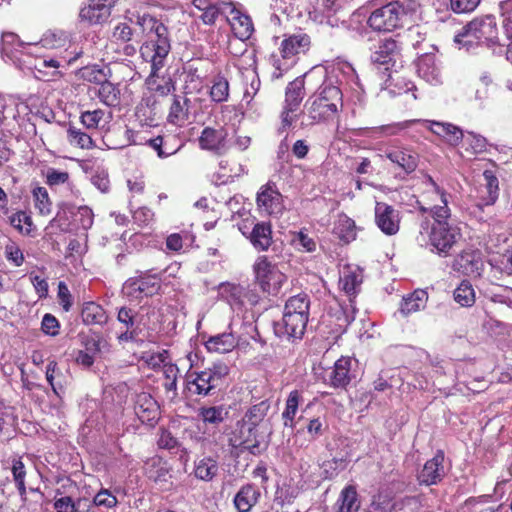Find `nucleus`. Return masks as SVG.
I'll list each match as a JSON object with an SVG mask.
<instances>
[{"label":"nucleus","instance_id":"obj_8","mask_svg":"<svg viewBox=\"0 0 512 512\" xmlns=\"http://www.w3.org/2000/svg\"><path fill=\"white\" fill-rule=\"evenodd\" d=\"M405 8L398 1H392L374 9L367 18V26L377 33H391L402 27Z\"/></svg>","mask_w":512,"mask_h":512},{"label":"nucleus","instance_id":"obj_25","mask_svg":"<svg viewBox=\"0 0 512 512\" xmlns=\"http://www.w3.org/2000/svg\"><path fill=\"white\" fill-rule=\"evenodd\" d=\"M148 144L157 152V155L160 158H166L174 155L184 146L183 140L175 133L158 135L157 137L150 139Z\"/></svg>","mask_w":512,"mask_h":512},{"label":"nucleus","instance_id":"obj_31","mask_svg":"<svg viewBox=\"0 0 512 512\" xmlns=\"http://www.w3.org/2000/svg\"><path fill=\"white\" fill-rule=\"evenodd\" d=\"M272 233L270 222H257L248 238L257 251H267L273 244Z\"/></svg>","mask_w":512,"mask_h":512},{"label":"nucleus","instance_id":"obj_51","mask_svg":"<svg viewBox=\"0 0 512 512\" xmlns=\"http://www.w3.org/2000/svg\"><path fill=\"white\" fill-rule=\"evenodd\" d=\"M11 225L20 233L31 235L35 229L31 216L25 211H18L10 217Z\"/></svg>","mask_w":512,"mask_h":512},{"label":"nucleus","instance_id":"obj_36","mask_svg":"<svg viewBox=\"0 0 512 512\" xmlns=\"http://www.w3.org/2000/svg\"><path fill=\"white\" fill-rule=\"evenodd\" d=\"M430 130L453 146H457L464 138L463 131L451 123L432 121Z\"/></svg>","mask_w":512,"mask_h":512},{"label":"nucleus","instance_id":"obj_23","mask_svg":"<svg viewBox=\"0 0 512 512\" xmlns=\"http://www.w3.org/2000/svg\"><path fill=\"white\" fill-rule=\"evenodd\" d=\"M444 459V452L437 450L434 457L425 462L422 470L418 474V482L426 486L439 483L445 475Z\"/></svg>","mask_w":512,"mask_h":512},{"label":"nucleus","instance_id":"obj_38","mask_svg":"<svg viewBox=\"0 0 512 512\" xmlns=\"http://www.w3.org/2000/svg\"><path fill=\"white\" fill-rule=\"evenodd\" d=\"M229 416V411L224 405L202 406L198 410V417L205 425L218 427Z\"/></svg>","mask_w":512,"mask_h":512},{"label":"nucleus","instance_id":"obj_60","mask_svg":"<svg viewBox=\"0 0 512 512\" xmlns=\"http://www.w3.org/2000/svg\"><path fill=\"white\" fill-rule=\"evenodd\" d=\"M20 46V38L16 33L4 32L1 38V51L6 55H10Z\"/></svg>","mask_w":512,"mask_h":512},{"label":"nucleus","instance_id":"obj_56","mask_svg":"<svg viewBox=\"0 0 512 512\" xmlns=\"http://www.w3.org/2000/svg\"><path fill=\"white\" fill-rule=\"evenodd\" d=\"M133 35V28L128 23L121 22L114 26L111 40L117 44L128 43L132 40Z\"/></svg>","mask_w":512,"mask_h":512},{"label":"nucleus","instance_id":"obj_21","mask_svg":"<svg viewBox=\"0 0 512 512\" xmlns=\"http://www.w3.org/2000/svg\"><path fill=\"white\" fill-rule=\"evenodd\" d=\"M483 182L477 189L478 206H491L496 203L499 197V180L496 171L492 169L484 170Z\"/></svg>","mask_w":512,"mask_h":512},{"label":"nucleus","instance_id":"obj_40","mask_svg":"<svg viewBox=\"0 0 512 512\" xmlns=\"http://www.w3.org/2000/svg\"><path fill=\"white\" fill-rule=\"evenodd\" d=\"M211 83L209 89L210 100L217 104L227 102L230 97V84L226 76L218 73L213 76Z\"/></svg>","mask_w":512,"mask_h":512},{"label":"nucleus","instance_id":"obj_46","mask_svg":"<svg viewBox=\"0 0 512 512\" xmlns=\"http://www.w3.org/2000/svg\"><path fill=\"white\" fill-rule=\"evenodd\" d=\"M269 409L270 404L267 401H261L250 407L241 421L256 431V427L264 420Z\"/></svg>","mask_w":512,"mask_h":512},{"label":"nucleus","instance_id":"obj_55","mask_svg":"<svg viewBox=\"0 0 512 512\" xmlns=\"http://www.w3.org/2000/svg\"><path fill=\"white\" fill-rule=\"evenodd\" d=\"M33 197L35 201V208L39 213L44 216L49 215L52 211V202L46 188L36 187L33 190Z\"/></svg>","mask_w":512,"mask_h":512},{"label":"nucleus","instance_id":"obj_42","mask_svg":"<svg viewBox=\"0 0 512 512\" xmlns=\"http://www.w3.org/2000/svg\"><path fill=\"white\" fill-rule=\"evenodd\" d=\"M205 346L209 352L227 353L236 346V339L232 333H222L209 337Z\"/></svg>","mask_w":512,"mask_h":512},{"label":"nucleus","instance_id":"obj_41","mask_svg":"<svg viewBox=\"0 0 512 512\" xmlns=\"http://www.w3.org/2000/svg\"><path fill=\"white\" fill-rule=\"evenodd\" d=\"M303 401L302 392L295 389L292 390L285 403V408L282 412L283 424L285 427L293 429L296 425L295 417L298 412L299 404Z\"/></svg>","mask_w":512,"mask_h":512},{"label":"nucleus","instance_id":"obj_63","mask_svg":"<svg viewBox=\"0 0 512 512\" xmlns=\"http://www.w3.org/2000/svg\"><path fill=\"white\" fill-rule=\"evenodd\" d=\"M41 330L46 335L55 337L60 333V323L54 315L46 313L42 318Z\"/></svg>","mask_w":512,"mask_h":512},{"label":"nucleus","instance_id":"obj_45","mask_svg":"<svg viewBox=\"0 0 512 512\" xmlns=\"http://www.w3.org/2000/svg\"><path fill=\"white\" fill-rule=\"evenodd\" d=\"M453 298L461 307H472L476 301V292L469 280H462L453 292Z\"/></svg>","mask_w":512,"mask_h":512},{"label":"nucleus","instance_id":"obj_43","mask_svg":"<svg viewBox=\"0 0 512 512\" xmlns=\"http://www.w3.org/2000/svg\"><path fill=\"white\" fill-rule=\"evenodd\" d=\"M97 96L101 103L108 107H117L120 104V89L118 85L110 82L108 78L99 85Z\"/></svg>","mask_w":512,"mask_h":512},{"label":"nucleus","instance_id":"obj_57","mask_svg":"<svg viewBox=\"0 0 512 512\" xmlns=\"http://www.w3.org/2000/svg\"><path fill=\"white\" fill-rule=\"evenodd\" d=\"M307 433L312 439L322 436L328 429V423L325 416H317L308 421L306 426Z\"/></svg>","mask_w":512,"mask_h":512},{"label":"nucleus","instance_id":"obj_58","mask_svg":"<svg viewBox=\"0 0 512 512\" xmlns=\"http://www.w3.org/2000/svg\"><path fill=\"white\" fill-rule=\"evenodd\" d=\"M15 416L13 409L0 402V435L8 432L14 425Z\"/></svg>","mask_w":512,"mask_h":512},{"label":"nucleus","instance_id":"obj_22","mask_svg":"<svg viewBox=\"0 0 512 512\" xmlns=\"http://www.w3.org/2000/svg\"><path fill=\"white\" fill-rule=\"evenodd\" d=\"M401 44L393 37L380 39L374 49L371 50L372 63L387 65L394 62L401 55Z\"/></svg>","mask_w":512,"mask_h":512},{"label":"nucleus","instance_id":"obj_44","mask_svg":"<svg viewBox=\"0 0 512 512\" xmlns=\"http://www.w3.org/2000/svg\"><path fill=\"white\" fill-rule=\"evenodd\" d=\"M11 473L13 476V481L17 488L18 494L22 501H26L27 499V489H26V467L20 457L13 458L11 461Z\"/></svg>","mask_w":512,"mask_h":512},{"label":"nucleus","instance_id":"obj_34","mask_svg":"<svg viewBox=\"0 0 512 512\" xmlns=\"http://www.w3.org/2000/svg\"><path fill=\"white\" fill-rule=\"evenodd\" d=\"M428 293L423 289H416L412 293L403 297L399 311L402 316L407 317L412 313L418 312L426 307Z\"/></svg>","mask_w":512,"mask_h":512},{"label":"nucleus","instance_id":"obj_32","mask_svg":"<svg viewBox=\"0 0 512 512\" xmlns=\"http://www.w3.org/2000/svg\"><path fill=\"white\" fill-rule=\"evenodd\" d=\"M362 282V271L349 266L344 268L339 279L341 289L349 296L351 302L352 298H355L360 292Z\"/></svg>","mask_w":512,"mask_h":512},{"label":"nucleus","instance_id":"obj_12","mask_svg":"<svg viewBox=\"0 0 512 512\" xmlns=\"http://www.w3.org/2000/svg\"><path fill=\"white\" fill-rule=\"evenodd\" d=\"M161 275V273L145 272L129 278L124 284L123 291L129 299L136 301L157 295L162 287Z\"/></svg>","mask_w":512,"mask_h":512},{"label":"nucleus","instance_id":"obj_28","mask_svg":"<svg viewBox=\"0 0 512 512\" xmlns=\"http://www.w3.org/2000/svg\"><path fill=\"white\" fill-rule=\"evenodd\" d=\"M112 119V113L107 110L95 108L80 112L79 121L87 131L103 129Z\"/></svg>","mask_w":512,"mask_h":512},{"label":"nucleus","instance_id":"obj_7","mask_svg":"<svg viewBox=\"0 0 512 512\" xmlns=\"http://www.w3.org/2000/svg\"><path fill=\"white\" fill-rule=\"evenodd\" d=\"M310 47L311 38L304 32L299 31L294 34L285 35L279 47L281 58L275 55L271 57V63L274 68L271 78L273 80L280 79L290 68V64L287 61L299 54L307 53Z\"/></svg>","mask_w":512,"mask_h":512},{"label":"nucleus","instance_id":"obj_37","mask_svg":"<svg viewBox=\"0 0 512 512\" xmlns=\"http://www.w3.org/2000/svg\"><path fill=\"white\" fill-rule=\"evenodd\" d=\"M91 131H83L74 124L69 123L66 133L67 141L72 147L82 150H92L96 147V143L90 135Z\"/></svg>","mask_w":512,"mask_h":512},{"label":"nucleus","instance_id":"obj_27","mask_svg":"<svg viewBox=\"0 0 512 512\" xmlns=\"http://www.w3.org/2000/svg\"><path fill=\"white\" fill-rule=\"evenodd\" d=\"M261 497L260 490L251 483L240 487L233 498V505L237 512H250Z\"/></svg>","mask_w":512,"mask_h":512},{"label":"nucleus","instance_id":"obj_59","mask_svg":"<svg viewBox=\"0 0 512 512\" xmlns=\"http://www.w3.org/2000/svg\"><path fill=\"white\" fill-rule=\"evenodd\" d=\"M58 369V364L56 361H50L46 366V380L51 386L54 394L58 397L64 393V385L57 381L55 382V372Z\"/></svg>","mask_w":512,"mask_h":512},{"label":"nucleus","instance_id":"obj_18","mask_svg":"<svg viewBox=\"0 0 512 512\" xmlns=\"http://www.w3.org/2000/svg\"><path fill=\"white\" fill-rule=\"evenodd\" d=\"M483 263L480 252L472 248H466L460 251L452 260L451 268L465 276L480 274Z\"/></svg>","mask_w":512,"mask_h":512},{"label":"nucleus","instance_id":"obj_61","mask_svg":"<svg viewBox=\"0 0 512 512\" xmlns=\"http://www.w3.org/2000/svg\"><path fill=\"white\" fill-rule=\"evenodd\" d=\"M481 0H449L450 9L457 14L470 13L474 11Z\"/></svg>","mask_w":512,"mask_h":512},{"label":"nucleus","instance_id":"obj_10","mask_svg":"<svg viewBox=\"0 0 512 512\" xmlns=\"http://www.w3.org/2000/svg\"><path fill=\"white\" fill-rule=\"evenodd\" d=\"M326 77V70L321 67H313L303 76L296 77L289 82L285 89L283 106L299 110L305 97V85L315 87Z\"/></svg>","mask_w":512,"mask_h":512},{"label":"nucleus","instance_id":"obj_16","mask_svg":"<svg viewBox=\"0 0 512 512\" xmlns=\"http://www.w3.org/2000/svg\"><path fill=\"white\" fill-rule=\"evenodd\" d=\"M117 0H87L80 9L79 18L89 25L105 23L111 16Z\"/></svg>","mask_w":512,"mask_h":512},{"label":"nucleus","instance_id":"obj_62","mask_svg":"<svg viewBox=\"0 0 512 512\" xmlns=\"http://www.w3.org/2000/svg\"><path fill=\"white\" fill-rule=\"evenodd\" d=\"M57 298L59 305L65 312H69L73 305V297L70 293L68 286L60 281L57 287Z\"/></svg>","mask_w":512,"mask_h":512},{"label":"nucleus","instance_id":"obj_35","mask_svg":"<svg viewBox=\"0 0 512 512\" xmlns=\"http://www.w3.org/2000/svg\"><path fill=\"white\" fill-rule=\"evenodd\" d=\"M387 158L407 174L414 172L418 166V154L409 149L392 150L387 153Z\"/></svg>","mask_w":512,"mask_h":512},{"label":"nucleus","instance_id":"obj_53","mask_svg":"<svg viewBox=\"0 0 512 512\" xmlns=\"http://www.w3.org/2000/svg\"><path fill=\"white\" fill-rule=\"evenodd\" d=\"M228 6H231V4H226L217 0L207 9H205L199 17L201 18L203 23L207 25H212L216 22L217 18L221 14L228 13Z\"/></svg>","mask_w":512,"mask_h":512},{"label":"nucleus","instance_id":"obj_24","mask_svg":"<svg viewBox=\"0 0 512 512\" xmlns=\"http://www.w3.org/2000/svg\"><path fill=\"white\" fill-rule=\"evenodd\" d=\"M226 17L233 34L238 39L245 41L252 36L254 32V25L249 15L243 13L231 4V6H228V13Z\"/></svg>","mask_w":512,"mask_h":512},{"label":"nucleus","instance_id":"obj_2","mask_svg":"<svg viewBox=\"0 0 512 512\" xmlns=\"http://www.w3.org/2000/svg\"><path fill=\"white\" fill-rule=\"evenodd\" d=\"M450 217V209H437L432 222L425 217L420 224V233L427 234L430 251L442 258L452 256L463 239L460 227L449 223Z\"/></svg>","mask_w":512,"mask_h":512},{"label":"nucleus","instance_id":"obj_15","mask_svg":"<svg viewBox=\"0 0 512 512\" xmlns=\"http://www.w3.org/2000/svg\"><path fill=\"white\" fill-rule=\"evenodd\" d=\"M256 205L260 213L270 216L281 215L284 210V201L282 194L278 191L274 183L262 185L257 192Z\"/></svg>","mask_w":512,"mask_h":512},{"label":"nucleus","instance_id":"obj_11","mask_svg":"<svg viewBox=\"0 0 512 512\" xmlns=\"http://www.w3.org/2000/svg\"><path fill=\"white\" fill-rule=\"evenodd\" d=\"M497 26L494 17L475 18L465 25L455 36V42L473 44L492 41L496 37Z\"/></svg>","mask_w":512,"mask_h":512},{"label":"nucleus","instance_id":"obj_19","mask_svg":"<svg viewBox=\"0 0 512 512\" xmlns=\"http://www.w3.org/2000/svg\"><path fill=\"white\" fill-rule=\"evenodd\" d=\"M352 362L351 357H340L327 375V384L334 389L345 390L355 378Z\"/></svg>","mask_w":512,"mask_h":512},{"label":"nucleus","instance_id":"obj_4","mask_svg":"<svg viewBox=\"0 0 512 512\" xmlns=\"http://www.w3.org/2000/svg\"><path fill=\"white\" fill-rule=\"evenodd\" d=\"M229 366L221 361L201 371H188L185 376V389L192 396L206 397L220 391L227 384Z\"/></svg>","mask_w":512,"mask_h":512},{"label":"nucleus","instance_id":"obj_3","mask_svg":"<svg viewBox=\"0 0 512 512\" xmlns=\"http://www.w3.org/2000/svg\"><path fill=\"white\" fill-rule=\"evenodd\" d=\"M319 87L304 104V114L309 125L326 124L339 116L343 108L341 89L328 80V75L318 83Z\"/></svg>","mask_w":512,"mask_h":512},{"label":"nucleus","instance_id":"obj_1","mask_svg":"<svg viewBox=\"0 0 512 512\" xmlns=\"http://www.w3.org/2000/svg\"><path fill=\"white\" fill-rule=\"evenodd\" d=\"M136 23L147 38L139 48L141 57L151 64V75H156L171 50L169 30L160 19L147 13L138 15Z\"/></svg>","mask_w":512,"mask_h":512},{"label":"nucleus","instance_id":"obj_48","mask_svg":"<svg viewBox=\"0 0 512 512\" xmlns=\"http://www.w3.org/2000/svg\"><path fill=\"white\" fill-rule=\"evenodd\" d=\"M76 76L80 80L97 85H100L108 78L105 69L97 64H91L80 68L77 70Z\"/></svg>","mask_w":512,"mask_h":512},{"label":"nucleus","instance_id":"obj_52","mask_svg":"<svg viewBox=\"0 0 512 512\" xmlns=\"http://www.w3.org/2000/svg\"><path fill=\"white\" fill-rule=\"evenodd\" d=\"M423 507L419 496H405L396 500L392 505L394 512H421Z\"/></svg>","mask_w":512,"mask_h":512},{"label":"nucleus","instance_id":"obj_9","mask_svg":"<svg viewBox=\"0 0 512 512\" xmlns=\"http://www.w3.org/2000/svg\"><path fill=\"white\" fill-rule=\"evenodd\" d=\"M227 443L231 455L235 458H239L245 452L258 456L263 451L257 439L256 431L243 421H238L235 428L228 433Z\"/></svg>","mask_w":512,"mask_h":512},{"label":"nucleus","instance_id":"obj_49","mask_svg":"<svg viewBox=\"0 0 512 512\" xmlns=\"http://www.w3.org/2000/svg\"><path fill=\"white\" fill-rule=\"evenodd\" d=\"M335 232L338 237L345 243H349L356 238V225L355 221L348 216L344 215L339 218Z\"/></svg>","mask_w":512,"mask_h":512},{"label":"nucleus","instance_id":"obj_54","mask_svg":"<svg viewBox=\"0 0 512 512\" xmlns=\"http://www.w3.org/2000/svg\"><path fill=\"white\" fill-rule=\"evenodd\" d=\"M165 381L163 382V387L167 393L172 392L173 396L177 395V379L179 374V368L176 364L169 362L167 365H164V370H162Z\"/></svg>","mask_w":512,"mask_h":512},{"label":"nucleus","instance_id":"obj_13","mask_svg":"<svg viewBox=\"0 0 512 512\" xmlns=\"http://www.w3.org/2000/svg\"><path fill=\"white\" fill-rule=\"evenodd\" d=\"M198 147L214 156L222 157L229 151V133L223 126H205L197 139Z\"/></svg>","mask_w":512,"mask_h":512},{"label":"nucleus","instance_id":"obj_47","mask_svg":"<svg viewBox=\"0 0 512 512\" xmlns=\"http://www.w3.org/2000/svg\"><path fill=\"white\" fill-rule=\"evenodd\" d=\"M357 496V491L354 486H346L341 491L337 501V512H356L359 508Z\"/></svg>","mask_w":512,"mask_h":512},{"label":"nucleus","instance_id":"obj_39","mask_svg":"<svg viewBox=\"0 0 512 512\" xmlns=\"http://www.w3.org/2000/svg\"><path fill=\"white\" fill-rule=\"evenodd\" d=\"M219 473L218 461L212 456H205L194 464V476L202 481L211 482Z\"/></svg>","mask_w":512,"mask_h":512},{"label":"nucleus","instance_id":"obj_14","mask_svg":"<svg viewBox=\"0 0 512 512\" xmlns=\"http://www.w3.org/2000/svg\"><path fill=\"white\" fill-rule=\"evenodd\" d=\"M425 189L421 199L417 200V206L421 213L429 212L434 217L437 209H450L448 207V193L441 188L431 176L427 175L424 181Z\"/></svg>","mask_w":512,"mask_h":512},{"label":"nucleus","instance_id":"obj_64","mask_svg":"<svg viewBox=\"0 0 512 512\" xmlns=\"http://www.w3.org/2000/svg\"><path fill=\"white\" fill-rule=\"evenodd\" d=\"M117 504V498L107 489H101L94 497H93V505L94 507L103 506L105 508H112Z\"/></svg>","mask_w":512,"mask_h":512},{"label":"nucleus","instance_id":"obj_26","mask_svg":"<svg viewBox=\"0 0 512 512\" xmlns=\"http://www.w3.org/2000/svg\"><path fill=\"white\" fill-rule=\"evenodd\" d=\"M170 471L166 462H163L161 458H156L148 464L146 475L161 491H170L173 487Z\"/></svg>","mask_w":512,"mask_h":512},{"label":"nucleus","instance_id":"obj_50","mask_svg":"<svg viewBox=\"0 0 512 512\" xmlns=\"http://www.w3.org/2000/svg\"><path fill=\"white\" fill-rule=\"evenodd\" d=\"M462 141L464 142L466 152L472 155H477L487 150V140L473 132H467Z\"/></svg>","mask_w":512,"mask_h":512},{"label":"nucleus","instance_id":"obj_5","mask_svg":"<svg viewBox=\"0 0 512 512\" xmlns=\"http://www.w3.org/2000/svg\"><path fill=\"white\" fill-rule=\"evenodd\" d=\"M310 315V297L302 292L291 296L284 305L281 329L282 334L289 339L303 338Z\"/></svg>","mask_w":512,"mask_h":512},{"label":"nucleus","instance_id":"obj_33","mask_svg":"<svg viewBox=\"0 0 512 512\" xmlns=\"http://www.w3.org/2000/svg\"><path fill=\"white\" fill-rule=\"evenodd\" d=\"M190 99L186 96L173 95L167 121L170 124L183 126L189 120Z\"/></svg>","mask_w":512,"mask_h":512},{"label":"nucleus","instance_id":"obj_17","mask_svg":"<svg viewBox=\"0 0 512 512\" xmlns=\"http://www.w3.org/2000/svg\"><path fill=\"white\" fill-rule=\"evenodd\" d=\"M374 214L375 223L381 232L388 236L398 233L401 222L400 212L392 205L376 202Z\"/></svg>","mask_w":512,"mask_h":512},{"label":"nucleus","instance_id":"obj_30","mask_svg":"<svg viewBox=\"0 0 512 512\" xmlns=\"http://www.w3.org/2000/svg\"><path fill=\"white\" fill-rule=\"evenodd\" d=\"M80 317L86 326H104L108 322L106 310L94 301H86L82 304Z\"/></svg>","mask_w":512,"mask_h":512},{"label":"nucleus","instance_id":"obj_20","mask_svg":"<svg viewBox=\"0 0 512 512\" xmlns=\"http://www.w3.org/2000/svg\"><path fill=\"white\" fill-rule=\"evenodd\" d=\"M134 411L143 424L155 426L160 419V407L157 401L146 392L136 396Z\"/></svg>","mask_w":512,"mask_h":512},{"label":"nucleus","instance_id":"obj_6","mask_svg":"<svg viewBox=\"0 0 512 512\" xmlns=\"http://www.w3.org/2000/svg\"><path fill=\"white\" fill-rule=\"evenodd\" d=\"M254 284L266 295H277L287 276L283 273L278 263L267 255H260L252 265Z\"/></svg>","mask_w":512,"mask_h":512},{"label":"nucleus","instance_id":"obj_29","mask_svg":"<svg viewBox=\"0 0 512 512\" xmlns=\"http://www.w3.org/2000/svg\"><path fill=\"white\" fill-rule=\"evenodd\" d=\"M136 312L128 307H121L117 314V320L123 324L125 330L118 334L117 340L120 344L135 342L138 338V331L135 327Z\"/></svg>","mask_w":512,"mask_h":512}]
</instances>
